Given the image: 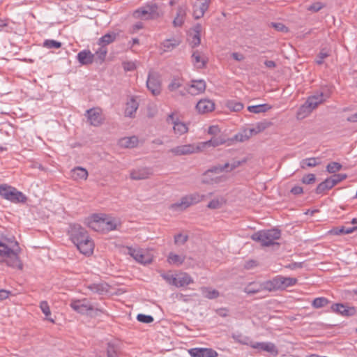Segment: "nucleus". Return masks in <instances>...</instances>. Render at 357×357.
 Segmentation results:
<instances>
[{"label": "nucleus", "instance_id": "obj_11", "mask_svg": "<svg viewBox=\"0 0 357 357\" xmlns=\"http://www.w3.org/2000/svg\"><path fill=\"white\" fill-rule=\"evenodd\" d=\"M228 168H229V162H226L224 165H217L211 167L210 169L206 170L204 173V178L202 180V182L204 183H217L220 181V178L216 177L215 178H211L208 179L207 178V176L209 173H215V174H220L222 172H227L228 173Z\"/></svg>", "mask_w": 357, "mask_h": 357}, {"label": "nucleus", "instance_id": "obj_18", "mask_svg": "<svg viewBox=\"0 0 357 357\" xmlns=\"http://www.w3.org/2000/svg\"><path fill=\"white\" fill-rule=\"evenodd\" d=\"M192 357H217L218 353L211 348H192L188 350Z\"/></svg>", "mask_w": 357, "mask_h": 357}, {"label": "nucleus", "instance_id": "obj_28", "mask_svg": "<svg viewBox=\"0 0 357 357\" xmlns=\"http://www.w3.org/2000/svg\"><path fill=\"white\" fill-rule=\"evenodd\" d=\"M252 347L255 349H258L270 353L273 356L278 354V351L275 345L272 342H257Z\"/></svg>", "mask_w": 357, "mask_h": 357}, {"label": "nucleus", "instance_id": "obj_33", "mask_svg": "<svg viewBox=\"0 0 357 357\" xmlns=\"http://www.w3.org/2000/svg\"><path fill=\"white\" fill-rule=\"evenodd\" d=\"M192 206L188 196L185 195L181 199V201L170 205L169 208L174 211H183Z\"/></svg>", "mask_w": 357, "mask_h": 357}, {"label": "nucleus", "instance_id": "obj_38", "mask_svg": "<svg viewBox=\"0 0 357 357\" xmlns=\"http://www.w3.org/2000/svg\"><path fill=\"white\" fill-rule=\"evenodd\" d=\"M272 107L268 104H261L257 105H250L248 107V110L250 112L255 114L263 113L271 109Z\"/></svg>", "mask_w": 357, "mask_h": 357}, {"label": "nucleus", "instance_id": "obj_52", "mask_svg": "<svg viewBox=\"0 0 357 357\" xmlns=\"http://www.w3.org/2000/svg\"><path fill=\"white\" fill-rule=\"evenodd\" d=\"M61 43L54 40H45L43 42V47L48 49H59L61 47Z\"/></svg>", "mask_w": 357, "mask_h": 357}, {"label": "nucleus", "instance_id": "obj_9", "mask_svg": "<svg viewBox=\"0 0 357 357\" xmlns=\"http://www.w3.org/2000/svg\"><path fill=\"white\" fill-rule=\"evenodd\" d=\"M127 253L140 264H149L152 262V257L146 250L132 247H127Z\"/></svg>", "mask_w": 357, "mask_h": 357}, {"label": "nucleus", "instance_id": "obj_62", "mask_svg": "<svg viewBox=\"0 0 357 357\" xmlns=\"http://www.w3.org/2000/svg\"><path fill=\"white\" fill-rule=\"evenodd\" d=\"M162 277L169 284L175 286L176 283V275L169 274H162Z\"/></svg>", "mask_w": 357, "mask_h": 357}, {"label": "nucleus", "instance_id": "obj_25", "mask_svg": "<svg viewBox=\"0 0 357 357\" xmlns=\"http://www.w3.org/2000/svg\"><path fill=\"white\" fill-rule=\"evenodd\" d=\"M77 59L81 65H89L94 61V54L89 50H84L77 54Z\"/></svg>", "mask_w": 357, "mask_h": 357}, {"label": "nucleus", "instance_id": "obj_32", "mask_svg": "<svg viewBox=\"0 0 357 357\" xmlns=\"http://www.w3.org/2000/svg\"><path fill=\"white\" fill-rule=\"evenodd\" d=\"M70 173L72 178L75 181L86 180L89 175L87 170L81 167H76L73 168Z\"/></svg>", "mask_w": 357, "mask_h": 357}, {"label": "nucleus", "instance_id": "obj_49", "mask_svg": "<svg viewBox=\"0 0 357 357\" xmlns=\"http://www.w3.org/2000/svg\"><path fill=\"white\" fill-rule=\"evenodd\" d=\"M107 54V47L100 46L98 50H97L95 52L94 57L96 56L97 59L100 61V63L103 62L105 59L106 55Z\"/></svg>", "mask_w": 357, "mask_h": 357}, {"label": "nucleus", "instance_id": "obj_13", "mask_svg": "<svg viewBox=\"0 0 357 357\" xmlns=\"http://www.w3.org/2000/svg\"><path fill=\"white\" fill-rule=\"evenodd\" d=\"M148 89L154 96H158L161 92V83L158 73L149 72L146 81Z\"/></svg>", "mask_w": 357, "mask_h": 357}, {"label": "nucleus", "instance_id": "obj_2", "mask_svg": "<svg viewBox=\"0 0 357 357\" xmlns=\"http://www.w3.org/2000/svg\"><path fill=\"white\" fill-rule=\"evenodd\" d=\"M68 234L82 254L89 256L93 253L94 243L84 227L77 224L70 225Z\"/></svg>", "mask_w": 357, "mask_h": 357}, {"label": "nucleus", "instance_id": "obj_22", "mask_svg": "<svg viewBox=\"0 0 357 357\" xmlns=\"http://www.w3.org/2000/svg\"><path fill=\"white\" fill-rule=\"evenodd\" d=\"M228 139H225L222 137H213L211 139L206 141V142H202L198 143L199 147L200 148V152L205 149L207 147L213 146L216 147L220 145L227 144H228Z\"/></svg>", "mask_w": 357, "mask_h": 357}, {"label": "nucleus", "instance_id": "obj_15", "mask_svg": "<svg viewBox=\"0 0 357 357\" xmlns=\"http://www.w3.org/2000/svg\"><path fill=\"white\" fill-rule=\"evenodd\" d=\"M153 174L151 168L140 167L130 171V177L132 180L139 181L149 178Z\"/></svg>", "mask_w": 357, "mask_h": 357}, {"label": "nucleus", "instance_id": "obj_57", "mask_svg": "<svg viewBox=\"0 0 357 357\" xmlns=\"http://www.w3.org/2000/svg\"><path fill=\"white\" fill-rule=\"evenodd\" d=\"M188 239V236L187 235H183L181 234H178L174 236V243L176 244L183 245Z\"/></svg>", "mask_w": 357, "mask_h": 357}, {"label": "nucleus", "instance_id": "obj_5", "mask_svg": "<svg viewBox=\"0 0 357 357\" xmlns=\"http://www.w3.org/2000/svg\"><path fill=\"white\" fill-rule=\"evenodd\" d=\"M133 17L143 20H154L160 16L158 6L155 3H148L133 12Z\"/></svg>", "mask_w": 357, "mask_h": 357}, {"label": "nucleus", "instance_id": "obj_27", "mask_svg": "<svg viewBox=\"0 0 357 357\" xmlns=\"http://www.w3.org/2000/svg\"><path fill=\"white\" fill-rule=\"evenodd\" d=\"M275 278L279 289H285L289 287L294 286L297 282V279L295 278L278 275Z\"/></svg>", "mask_w": 357, "mask_h": 357}, {"label": "nucleus", "instance_id": "obj_12", "mask_svg": "<svg viewBox=\"0 0 357 357\" xmlns=\"http://www.w3.org/2000/svg\"><path fill=\"white\" fill-rule=\"evenodd\" d=\"M332 47L330 43H324L318 49V52L316 55L315 63L321 66L324 64L326 61L332 56Z\"/></svg>", "mask_w": 357, "mask_h": 357}, {"label": "nucleus", "instance_id": "obj_42", "mask_svg": "<svg viewBox=\"0 0 357 357\" xmlns=\"http://www.w3.org/2000/svg\"><path fill=\"white\" fill-rule=\"evenodd\" d=\"M192 62L197 68H203L205 67L206 61L201 58L198 51H195L192 54Z\"/></svg>", "mask_w": 357, "mask_h": 357}, {"label": "nucleus", "instance_id": "obj_24", "mask_svg": "<svg viewBox=\"0 0 357 357\" xmlns=\"http://www.w3.org/2000/svg\"><path fill=\"white\" fill-rule=\"evenodd\" d=\"M138 143V137L135 135L122 137L118 141V145L123 149H133L137 146Z\"/></svg>", "mask_w": 357, "mask_h": 357}, {"label": "nucleus", "instance_id": "obj_50", "mask_svg": "<svg viewBox=\"0 0 357 357\" xmlns=\"http://www.w3.org/2000/svg\"><path fill=\"white\" fill-rule=\"evenodd\" d=\"M330 303V301L325 297L314 298V308H321Z\"/></svg>", "mask_w": 357, "mask_h": 357}, {"label": "nucleus", "instance_id": "obj_36", "mask_svg": "<svg viewBox=\"0 0 357 357\" xmlns=\"http://www.w3.org/2000/svg\"><path fill=\"white\" fill-rule=\"evenodd\" d=\"M333 188V187L331 185L330 180L327 178L317 185L315 189V192L318 195H323Z\"/></svg>", "mask_w": 357, "mask_h": 357}, {"label": "nucleus", "instance_id": "obj_59", "mask_svg": "<svg viewBox=\"0 0 357 357\" xmlns=\"http://www.w3.org/2000/svg\"><path fill=\"white\" fill-rule=\"evenodd\" d=\"M222 205L221 201L218 199H215L211 200L207 205V207L211 209H218L220 208Z\"/></svg>", "mask_w": 357, "mask_h": 357}, {"label": "nucleus", "instance_id": "obj_35", "mask_svg": "<svg viewBox=\"0 0 357 357\" xmlns=\"http://www.w3.org/2000/svg\"><path fill=\"white\" fill-rule=\"evenodd\" d=\"M181 43V40L178 38H172V39H167L165 40L162 43V46L163 47L164 52H169L172 51L173 49L178 46Z\"/></svg>", "mask_w": 357, "mask_h": 357}, {"label": "nucleus", "instance_id": "obj_61", "mask_svg": "<svg viewBox=\"0 0 357 357\" xmlns=\"http://www.w3.org/2000/svg\"><path fill=\"white\" fill-rule=\"evenodd\" d=\"M122 65L124 70L126 72L132 71L137 68L135 63L132 61H126Z\"/></svg>", "mask_w": 357, "mask_h": 357}, {"label": "nucleus", "instance_id": "obj_64", "mask_svg": "<svg viewBox=\"0 0 357 357\" xmlns=\"http://www.w3.org/2000/svg\"><path fill=\"white\" fill-rule=\"evenodd\" d=\"M220 132V129L218 126H211L208 129V133L211 135H217Z\"/></svg>", "mask_w": 357, "mask_h": 357}, {"label": "nucleus", "instance_id": "obj_23", "mask_svg": "<svg viewBox=\"0 0 357 357\" xmlns=\"http://www.w3.org/2000/svg\"><path fill=\"white\" fill-rule=\"evenodd\" d=\"M196 109L200 114L208 113L215 109V103L209 99H202L197 103Z\"/></svg>", "mask_w": 357, "mask_h": 357}, {"label": "nucleus", "instance_id": "obj_51", "mask_svg": "<svg viewBox=\"0 0 357 357\" xmlns=\"http://www.w3.org/2000/svg\"><path fill=\"white\" fill-rule=\"evenodd\" d=\"M187 196H188V200H190V202L191 203L192 205L202 202L205 198V195H200L197 192L188 195Z\"/></svg>", "mask_w": 357, "mask_h": 357}, {"label": "nucleus", "instance_id": "obj_53", "mask_svg": "<svg viewBox=\"0 0 357 357\" xmlns=\"http://www.w3.org/2000/svg\"><path fill=\"white\" fill-rule=\"evenodd\" d=\"M342 167V166L340 163L337 162H332L328 164L326 169L329 173L335 174V172L340 171Z\"/></svg>", "mask_w": 357, "mask_h": 357}, {"label": "nucleus", "instance_id": "obj_1", "mask_svg": "<svg viewBox=\"0 0 357 357\" xmlns=\"http://www.w3.org/2000/svg\"><path fill=\"white\" fill-rule=\"evenodd\" d=\"M20 248L14 236H2L0 240V263L5 261L8 266L22 268L19 259Z\"/></svg>", "mask_w": 357, "mask_h": 357}, {"label": "nucleus", "instance_id": "obj_14", "mask_svg": "<svg viewBox=\"0 0 357 357\" xmlns=\"http://www.w3.org/2000/svg\"><path fill=\"white\" fill-rule=\"evenodd\" d=\"M86 116L91 126H99L104 121L102 111L100 108H91L86 112Z\"/></svg>", "mask_w": 357, "mask_h": 357}, {"label": "nucleus", "instance_id": "obj_6", "mask_svg": "<svg viewBox=\"0 0 357 357\" xmlns=\"http://www.w3.org/2000/svg\"><path fill=\"white\" fill-rule=\"evenodd\" d=\"M0 195L13 203L25 202L26 200V196L22 192L7 184L0 185Z\"/></svg>", "mask_w": 357, "mask_h": 357}, {"label": "nucleus", "instance_id": "obj_58", "mask_svg": "<svg viewBox=\"0 0 357 357\" xmlns=\"http://www.w3.org/2000/svg\"><path fill=\"white\" fill-rule=\"evenodd\" d=\"M246 162V160L244 159L243 160H234L232 162H229V168H228V172H230L235 169L236 168L241 166L242 164L245 163Z\"/></svg>", "mask_w": 357, "mask_h": 357}, {"label": "nucleus", "instance_id": "obj_40", "mask_svg": "<svg viewBox=\"0 0 357 357\" xmlns=\"http://www.w3.org/2000/svg\"><path fill=\"white\" fill-rule=\"evenodd\" d=\"M202 295L208 299H214L219 296L220 294L218 291L213 289L209 287H202L200 289Z\"/></svg>", "mask_w": 357, "mask_h": 357}, {"label": "nucleus", "instance_id": "obj_10", "mask_svg": "<svg viewBox=\"0 0 357 357\" xmlns=\"http://www.w3.org/2000/svg\"><path fill=\"white\" fill-rule=\"evenodd\" d=\"M169 152L174 156H181L199 153L200 148L198 144H188L173 147L169 150Z\"/></svg>", "mask_w": 357, "mask_h": 357}, {"label": "nucleus", "instance_id": "obj_20", "mask_svg": "<svg viewBox=\"0 0 357 357\" xmlns=\"http://www.w3.org/2000/svg\"><path fill=\"white\" fill-rule=\"evenodd\" d=\"M331 96V91L326 87H321L319 90L314 92V109L320 104L323 103Z\"/></svg>", "mask_w": 357, "mask_h": 357}, {"label": "nucleus", "instance_id": "obj_30", "mask_svg": "<svg viewBox=\"0 0 357 357\" xmlns=\"http://www.w3.org/2000/svg\"><path fill=\"white\" fill-rule=\"evenodd\" d=\"M139 103L137 102V100L131 98L126 105L125 108V116L128 117H133L134 114H135L137 109H138Z\"/></svg>", "mask_w": 357, "mask_h": 357}, {"label": "nucleus", "instance_id": "obj_8", "mask_svg": "<svg viewBox=\"0 0 357 357\" xmlns=\"http://www.w3.org/2000/svg\"><path fill=\"white\" fill-rule=\"evenodd\" d=\"M166 121L167 123L173 126L174 133L178 137L188 132V125L181 121L175 112L169 114Z\"/></svg>", "mask_w": 357, "mask_h": 357}, {"label": "nucleus", "instance_id": "obj_21", "mask_svg": "<svg viewBox=\"0 0 357 357\" xmlns=\"http://www.w3.org/2000/svg\"><path fill=\"white\" fill-rule=\"evenodd\" d=\"M312 112V97L309 96L306 102L298 109L296 118L302 120L309 116Z\"/></svg>", "mask_w": 357, "mask_h": 357}, {"label": "nucleus", "instance_id": "obj_34", "mask_svg": "<svg viewBox=\"0 0 357 357\" xmlns=\"http://www.w3.org/2000/svg\"><path fill=\"white\" fill-rule=\"evenodd\" d=\"M116 36L117 34L114 32L106 33L99 38L98 43L100 46L107 47L116 40Z\"/></svg>", "mask_w": 357, "mask_h": 357}, {"label": "nucleus", "instance_id": "obj_4", "mask_svg": "<svg viewBox=\"0 0 357 357\" xmlns=\"http://www.w3.org/2000/svg\"><path fill=\"white\" fill-rule=\"evenodd\" d=\"M70 306L74 311L82 314H89L90 312H93V316H98L100 313H105L102 309L94 307L86 298L73 299L70 301ZM90 315L92 316L91 314Z\"/></svg>", "mask_w": 357, "mask_h": 357}, {"label": "nucleus", "instance_id": "obj_47", "mask_svg": "<svg viewBox=\"0 0 357 357\" xmlns=\"http://www.w3.org/2000/svg\"><path fill=\"white\" fill-rule=\"evenodd\" d=\"M347 175L346 174H334L333 175L328 177L330 182L333 187L346 179Z\"/></svg>", "mask_w": 357, "mask_h": 357}, {"label": "nucleus", "instance_id": "obj_37", "mask_svg": "<svg viewBox=\"0 0 357 357\" xmlns=\"http://www.w3.org/2000/svg\"><path fill=\"white\" fill-rule=\"evenodd\" d=\"M260 284L261 291L266 290L268 291H273L279 289L275 277L271 280L260 283Z\"/></svg>", "mask_w": 357, "mask_h": 357}, {"label": "nucleus", "instance_id": "obj_55", "mask_svg": "<svg viewBox=\"0 0 357 357\" xmlns=\"http://www.w3.org/2000/svg\"><path fill=\"white\" fill-rule=\"evenodd\" d=\"M268 26L274 28L278 31L283 33L288 31V28L284 24L280 22H271Z\"/></svg>", "mask_w": 357, "mask_h": 357}, {"label": "nucleus", "instance_id": "obj_17", "mask_svg": "<svg viewBox=\"0 0 357 357\" xmlns=\"http://www.w3.org/2000/svg\"><path fill=\"white\" fill-rule=\"evenodd\" d=\"M331 310L344 317H351L356 314V310L342 303H335L331 305Z\"/></svg>", "mask_w": 357, "mask_h": 357}, {"label": "nucleus", "instance_id": "obj_39", "mask_svg": "<svg viewBox=\"0 0 357 357\" xmlns=\"http://www.w3.org/2000/svg\"><path fill=\"white\" fill-rule=\"evenodd\" d=\"M185 259V257L184 255H178L173 252H170L167 257L168 263L176 266L181 265Z\"/></svg>", "mask_w": 357, "mask_h": 357}, {"label": "nucleus", "instance_id": "obj_60", "mask_svg": "<svg viewBox=\"0 0 357 357\" xmlns=\"http://www.w3.org/2000/svg\"><path fill=\"white\" fill-rule=\"evenodd\" d=\"M264 128H261L260 126H257V128H248L245 130V132H247L248 135L249 136V138H250L254 135L260 132Z\"/></svg>", "mask_w": 357, "mask_h": 357}, {"label": "nucleus", "instance_id": "obj_31", "mask_svg": "<svg viewBox=\"0 0 357 357\" xmlns=\"http://www.w3.org/2000/svg\"><path fill=\"white\" fill-rule=\"evenodd\" d=\"M186 15V8L179 6L177 9L176 15L173 20V24L175 27H180L184 23Z\"/></svg>", "mask_w": 357, "mask_h": 357}, {"label": "nucleus", "instance_id": "obj_19", "mask_svg": "<svg viewBox=\"0 0 357 357\" xmlns=\"http://www.w3.org/2000/svg\"><path fill=\"white\" fill-rule=\"evenodd\" d=\"M206 89V82L203 79L192 80L191 84L186 86L188 93L195 96L203 93Z\"/></svg>", "mask_w": 357, "mask_h": 357}, {"label": "nucleus", "instance_id": "obj_3", "mask_svg": "<svg viewBox=\"0 0 357 357\" xmlns=\"http://www.w3.org/2000/svg\"><path fill=\"white\" fill-rule=\"evenodd\" d=\"M281 236V231L276 228L260 230L254 233L251 238L259 242L263 247H269L273 245H279L275 241Z\"/></svg>", "mask_w": 357, "mask_h": 357}, {"label": "nucleus", "instance_id": "obj_29", "mask_svg": "<svg viewBox=\"0 0 357 357\" xmlns=\"http://www.w3.org/2000/svg\"><path fill=\"white\" fill-rule=\"evenodd\" d=\"M193 279L187 273H180L176 275L175 286L177 287H182L193 283Z\"/></svg>", "mask_w": 357, "mask_h": 357}, {"label": "nucleus", "instance_id": "obj_43", "mask_svg": "<svg viewBox=\"0 0 357 357\" xmlns=\"http://www.w3.org/2000/svg\"><path fill=\"white\" fill-rule=\"evenodd\" d=\"M351 233L352 229H350V227H345L344 226L333 227L328 231V234L331 235H343Z\"/></svg>", "mask_w": 357, "mask_h": 357}, {"label": "nucleus", "instance_id": "obj_7", "mask_svg": "<svg viewBox=\"0 0 357 357\" xmlns=\"http://www.w3.org/2000/svg\"><path fill=\"white\" fill-rule=\"evenodd\" d=\"M94 216L93 221L89 223V227L97 231H109L116 229V224L111 218H99Z\"/></svg>", "mask_w": 357, "mask_h": 357}, {"label": "nucleus", "instance_id": "obj_16", "mask_svg": "<svg viewBox=\"0 0 357 357\" xmlns=\"http://www.w3.org/2000/svg\"><path fill=\"white\" fill-rule=\"evenodd\" d=\"M211 0H197L193 5V16L196 20L202 17L208 9Z\"/></svg>", "mask_w": 357, "mask_h": 357}, {"label": "nucleus", "instance_id": "obj_63", "mask_svg": "<svg viewBox=\"0 0 357 357\" xmlns=\"http://www.w3.org/2000/svg\"><path fill=\"white\" fill-rule=\"evenodd\" d=\"M201 39L199 33H194V35L192 37V47H197L200 44Z\"/></svg>", "mask_w": 357, "mask_h": 357}, {"label": "nucleus", "instance_id": "obj_48", "mask_svg": "<svg viewBox=\"0 0 357 357\" xmlns=\"http://www.w3.org/2000/svg\"><path fill=\"white\" fill-rule=\"evenodd\" d=\"M226 105L229 109L234 112H239L243 108V103L232 100H228Z\"/></svg>", "mask_w": 357, "mask_h": 357}, {"label": "nucleus", "instance_id": "obj_41", "mask_svg": "<svg viewBox=\"0 0 357 357\" xmlns=\"http://www.w3.org/2000/svg\"><path fill=\"white\" fill-rule=\"evenodd\" d=\"M120 349L118 345L109 342L107 345V357H119Z\"/></svg>", "mask_w": 357, "mask_h": 357}, {"label": "nucleus", "instance_id": "obj_46", "mask_svg": "<svg viewBox=\"0 0 357 357\" xmlns=\"http://www.w3.org/2000/svg\"><path fill=\"white\" fill-rule=\"evenodd\" d=\"M249 136L248 135L247 132H245V130H243L241 132H238L236 134L233 138L228 139V145L231 144V142L233 141H237V142H245L248 139H249Z\"/></svg>", "mask_w": 357, "mask_h": 357}, {"label": "nucleus", "instance_id": "obj_44", "mask_svg": "<svg viewBox=\"0 0 357 357\" xmlns=\"http://www.w3.org/2000/svg\"><path fill=\"white\" fill-rule=\"evenodd\" d=\"M245 292L248 294H254L261 291V284L257 282H251L245 288Z\"/></svg>", "mask_w": 357, "mask_h": 357}, {"label": "nucleus", "instance_id": "obj_45", "mask_svg": "<svg viewBox=\"0 0 357 357\" xmlns=\"http://www.w3.org/2000/svg\"><path fill=\"white\" fill-rule=\"evenodd\" d=\"M40 308L43 312V314L45 315L46 319L52 323H54V320L50 317V316L51 315V311L47 302L45 301H41L40 303Z\"/></svg>", "mask_w": 357, "mask_h": 357}, {"label": "nucleus", "instance_id": "obj_26", "mask_svg": "<svg viewBox=\"0 0 357 357\" xmlns=\"http://www.w3.org/2000/svg\"><path fill=\"white\" fill-rule=\"evenodd\" d=\"M87 288L94 294L104 295L109 292L110 287L106 282H100L91 284L87 286Z\"/></svg>", "mask_w": 357, "mask_h": 357}, {"label": "nucleus", "instance_id": "obj_54", "mask_svg": "<svg viewBox=\"0 0 357 357\" xmlns=\"http://www.w3.org/2000/svg\"><path fill=\"white\" fill-rule=\"evenodd\" d=\"M182 86V80L179 78H174L168 86L169 91H173Z\"/></svg>", "mask_w": 357, "mask_h": 357}, {"label": "nucleus", "instance_id": "obj_56", "mask_svg": "<svg viewBox=\"0 0 357 357\" xmlns=\"http://www.w3.org/2000/svg\"><path fill=\"white\" fill-rule=\"evenodd\" d=\"M137 319L138 321L144 323V324L152 323L154 320V319L152 316L146 315V314H137Z\"/></svg>", "mask_w": 357, "mask_h": 357}]
</instances>
